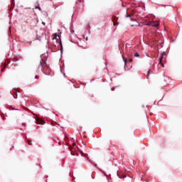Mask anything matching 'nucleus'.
I'll return each instance as SVG.
<instances>
[{
    "mask_svg": "<svg viewBox=\"0 0 182 182\" xmlns=\"http://www.w3.org/2000/svg\"><path fill=\"white\" fill-rule=\"evenodd\" d=\"M38 69H40L43 73H45L46 69H49V65L46 63V60L41 59L40 65H38Z\"/></svg>",
    "mask_w": 182,
    "mask_h": 182,
    "instance_id": "1",
    "label": "nucleus"
},
{
    "mask_svg": "<svg viewBox=\"0 0 182 182\" xmlns=\"http://www.w3.org/2000/svg\"><path fill=\"white\" fill-rule=\"evenodd\" d=\"M164 56H166V53L163 52L161 54V57L159 58V65H161L163 68H164V64H163V61L164 60Z\"/></svg>",
    "mask_w": 182,
    "mask_h": 182,
    "instance_id": "2",
    "label": "nucleus"
},
{
    "mask_svg": "<svg viewBox=\"0 0 182 182\" xmlns=\"http://www.w3.org/2000/svg\"><path fill=\"white\" fill-rule=\"evenodd\" d=\"M45 124V121H43L42 119L41 118L36 119V124Z\"/></svg>",
    "mask_w": 182,
    "mask_h": 182,
    "instance_id": "3",
    "label": "nucleus"
},
{
    "mask_svg": "<svg viewBox=\"0 0 182 182\" xmlns=\"http://www.w3.org/2000/svg\"><path fill=\"white\" fill-rule=\"evenodd\" d=\"M151 73H153V71H151V70H148L147 75H146V79H149V76H150Z\"/></svg>",
    "mask_w": 182,
    "mask_h": 182,
    "instance_id": "4",
    "label": "nucleus"
},
{
    "mask_svg": "<svg viewBox=\"0 0 182 182\" xmlns=\"http://www.w3.org/2000/svg\"><path fill=\"white\" fill-rule=\"evenodd\" d=\"M132 16H133V14L127 13L125 15V18H132Z\"/></svg>",
    "mask_w": 182,
    "mask_h": 182,
    "instance_id": "5",
    "label": "nucleus"
},
{
    "mask_svg": "<svg viewBox=\"0 0 182 182\" xmlns=\"http://www.w3.org/2000/svg\"><path fill=\"white\" fill-rule=\"evenodd\" d=\"M159 21H154L152 23V26H159Z\"/></svg>",
    "mask_w": 182,
    "mask_h": 182,
    "instance_id": "6",
    "label": "nucleus"
},
{
    "mask_svg": "<svg viewBox=\"0 0 182 182\" xmlns=\"http://www.w3.org/2000/svg\"><path fill=\"white\" fill-rule=\"evenodd\" d=\"M148 26H153V22L149 21L148 23H146Z\"/></svg>",
    "mask_w": 182,
    "mask_h": 182,
    "instance_id": "7",
    "label": "nucleus"
},
{
    "mask_svg": "<svg viewBox=\"0 0 182 182\" xmlns=\"http://www.w3.org/2000/svg\"><path fill=\"white\" fill-rule=\"evenodd\" d=\"M134 56H135V58H139V56H140V55L139 54V53H136L134 54Z\"/></svg>",
    "mask_w": 182,
    "mask_h": 182,
    "instance_id": "8",
    "label": "nucleus"
},
{
    "mask_svg": "<svg viewBox=\"0 0 182 182\" xmlns=\"http://www.w3.org/2000/svg\"><path fill=\"white\" fill-rule=\"evenodd\" d=\"M28 143L29 146H32V141L28 140Z\"/></svg>",
    "mask_w": 182,
    "mask_h": 182,
    "instance_id": "9",
    "label": "nucleus"
},
{
    "mask_svg": "<svg viewBox=\"0 0 182 182\" xmlns=\"http://www.w3.org/2000/svg\"><path fill=\"white\" fill-rule=\"evenodd\" d=\"M123 59H124V62L125 65H127V60H125L124 58H123Z\"/></svg>",
    "mask_w": 182,
    "mask_h": 182,
    "instance_id": "10",
    "label": "nucleus"
},
{
    "mask_svg": "<svg viewBox=\"0 0 182 182\" xmlns=\"http://www.w3.org/2000/svg\"><path fill=\"white\" fill-rule=\"evenodd\" d=\"M36 9H39V11H41V7L37 6V7H36Z\"/></svg>",
    "mask_w": 182,
    "mask_h": 182,
    "instance_id": "11",
    "label": "nucleus"
},
{
    "mask_svg": "<svg viewBox=\"0 0 182 182\" xmlns=\"http://www.w3.org/2000/svg\"><path fill=\"white\" fill-rule=\"evenodd\" d=\"M129 62H131V63L133 62V59H132V58L129 59Z\"/></svg>",
    "mask_w": 182,
    "mask_h": 182,
    "instance_id": "12",
    "label": "nucleus"
},
{
    "mask_svg": "<svg viewBox=\"0 0 182 182\" xmlns=\"http://www.w3.org/2000/svg\"><path fill=\"white\" fill-rule=\"evenodd\" d=\"M6 68V64H4V68Z\"/></svg>",
    "mask_w": 182,
    "mask_h": 182,
    "instance_id": "13",
    "label": "nucleus"
},
{
    "mask_svg": "<svg viewBox=\"0 0 182 182\" xmlns=\"http://www.w3.org/2000/svg\"><path fill=\"white\" fill-rule=\"evenodd\" d=\"M71 154L72 156H75V154H73V151H71Z\"/></svg>",
    "mask_w": 182,
    "mask_h": 182,
    "instance_id": "14",
    "label": "nucleus"
},
{
    "mask_svg": "<svg viewBox=\"0 0 182 182\" xmlns=\"http://www.w3.org/2000/svg\"><path fill=\"white\" fill-rule=\"evenodd\" d=\"M38 75H36L35 76V79H38Z\"/></svg>",
    "mask_w": 182,
    "mask_h": 182,
    "instance_id": "15",
    "label": "nucleus"
},
{
    "mask_svg": "<svg viewBox=\"0 0 182 182\" xmlns=\"http://www.w3.org/2000/svg\"><path fill=\"white\" fill-rule=\"evenodd\" d=\"M60 45L62 46V41L60 42Z\"/></svg>",
    "mask_w": 182,
    "mask_h": 182,
    "instance_id": "16",
    "label": "nucleus"
},
{
    "mask_svg": "<svg viewBox=\"0 0 182 182\" xmlns=\"http://www.w3.org/2000/svg\"><path fill=\"white\" fill-rule=\"evenodd\" d=\"M33 21L36 22V20H33Z\"/></svg>",
    "mask_w": 182,
    "mask_h": 182,
    "instance_id": "17",
    "label": "nucleus"
}]
</instances>
